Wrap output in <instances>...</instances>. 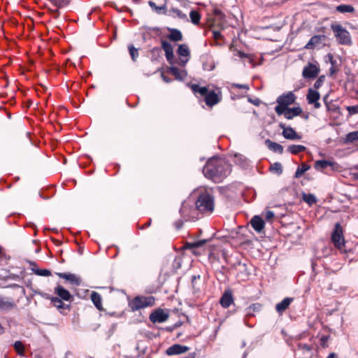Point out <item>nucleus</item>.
<instances>
[{
    "label": "nucleus",
    "instance_id": "obj_1",
    "mask_svg": "<svg viewBox=\"0 0 358 358\" xmlns=\"http://www.w3.org/2000/svg\"><path fill=\"white\" fill-rule=\"evenodd\" d=\"M231 172V166L224 159L217 157L210 159L203 169L206 178L211 179L215 182L222 180Z\"/></svg>",
    "mask_w": 358,
    "mask_h": 358
},
{
    "label": "nucleus",
    "instance_id": "obj_2",
    "mask_svg": "<svg viewBox=\"0 0 358 358\" xmlns=\"http://www.w3.org/2000/svg\"><path fill=\"white\" fill-rule=\"evenodd\" d=\"M196 207L200 212L212 213L214 210L213 197L206 191L199 195L196 201Z\"/></svg>",
    "mask_w": 358,
    "mask_h": 358
},
{
    "label": "nucleus",
    "instance_id": "obj_3",
    "mask_svg": "<svg viewBox=\"0 0 358 358\" xmlns=\"http://www.w3.org/2000/svg\"><path fill=\"white\" fill-rule=\"evenodd\" d=\"M155 303V299L152 296H136L129 303V306L132 311H136Z\"/></svg>",
    "mask_w": 358,
    "mask_h": 358
},
{
    "label": "nucleus",
    "instance_id": "obj_4",
    "mask_svg": "<svg viewBox=\"0 0 358 358\" xmlns=\"http://www.w3.org/2000/svg\"><path fill=\"white\" fill-rule=\"evenodd\" d=\"M331 29L340 44L351 45L352 40L350 33L341 24H332Z\"/></svg>",
    "mask_w": 358,
    "mask_h": 358
},
{
    "label": "nucleus",
    "instance_id": "obj_5",
    "mask_svg": "<svg viewBox=\"0 0 358 358\" xmlns=\"http://www.w3.org/2000/svg\"><path fill=\"white\" fill-rule=\"evenodd\" d=\"M275 111L278 115H283L287 120H292L294 117L299 115L302 113L300 107L285 108L275 107Z\"/></svg>",
    "mask_w": 358,
    "mask_h": 358
},
{
    "label": "nucleus",
    "instance_id": "obj_6",
    "mask_svg": "<svg viewBox=\"0 0 358 358\" xmlns=\"http://www.w3.org/2000/svg\"><path fill=\"white\" fill-rule=\"evenodd\" d=\"M331 240L335 247L339 250H341L345 245L342 227L338 222L335 224L334 231L331 235Z\"/></svg>",
    "mask_w": 358,
    "mask_h": 358
},
{
    "label": "nucleus",
    "instance_id": "obj_7",
    "mask_svg": "<svg viewBox=\"0 0 358 358\" xmlns=\"http://www.w3.org/2000/svg\"><path fill=\"white\" fill-rule=\"evenodd\" d=\"M295 100L296 96L292 92L284 93L278 97L276 100L278 105L275 107H280L282 108H287L294 103Z\"/></svg>",
    "mask_w": 358,
    "mask_h": 358
},
{
    "label": "nucleus",
    "instance_id": "obj_8",
    "mask_svg": "<svg viewBox=\"0 0 358 358\" xmlns=\"http://www.w3.org/2000/svg\"><path fill=\"white\" fill-rule=\"evenodd\" d=\"M169 315L164 310L159 308L150 315V320L153 323H162L166 322Z\"/></svg>",
    "mask_w": 358,
    "mask_h": 358
},
{
    "label": "nucleus",
    "instance_id": "obj_9",
    "mask_svg": "<svg viewBox=\"0 0 358 358\" xmlns=\"http://www.w3.org/2000/svg\"><path fill=\"white\" fill-rule=\"evenodd\" d=\"M279 127L282 129V135L285 138L288 140H299L301 138V136L299 135L291 127H286V125L282 122L279 124Z\"/></svg>",
    "mask_w": 358,
    "mask_h": 358
},
{
    "label": "nucleus",
    "instance_id": "obj_10",
    "mask_svg": "<svg viewBox=\"0 0 358 358\" xmlns=\"http://www.w3.org/2000/svg\"><path fill=\"white\" fill-rule=\"evenodd\" d=\"M320 98V93L316 90L310 88L308 90L306 99L309 104H313L315 108H320L321 105L319 102Z\"/></svg>",
    "mask_w": 358,
    "mask_h": 358
},
{
    "label": "nucleus",
    "instance_id": "obj_11",
    "mask_svg": "<svg viewBox=\"0 0 358 358\" xmlns=\"http://www.w3.org/2000/svg\"><path fill=\"white\" fill-rule=\"evenodd\" d=\"M221 100V92L217 93L214 91H209L205 98V102L208 106H213L218 103Z\"/></svg>",
    "mask_w": 358,
    "mask_h": 358
},
{
    "label": "nucleus",
    "instance_id": "obj_12",
    "mask_svg": "<svg viewBox=\"0 0 358 358\" xmlns=\"http://www.w3.org/2000/svg\"><path fill=\"white\" fill-rule=\"evenodd\" d=\"M177 52L179 55V56L182 57H186L185 59H180V62H178V64L180 66H184L186 64V63L187 62V61L189 60V58L190 56V52H189L187 45H186V44L179 45Z\"/></svg>",
    "mask_w": 358,
    "mask_h": 358
},
{
    "label": "nucleus",
    "instance_id": "obj_13",
    "mask_svg": "<svg viewBox=\"0 0 358 358\" xmlns=\"http://www.w3.org/2000/svg\"><path fill=\"white\" fill-rule=\"evenodd\" d=\"M56 275L69 281L73 285L78 286L81 284V278L76 274L71 273H56Z\"/></svg>",
    "mask_w": 358,
    "mask_h": 358
},
{
    "label": "nucleus",
    "instance_id": "obj_14",
    "mask_svg": "<svg viewBox=\"0 0 358 358\" xmlns=\"http://www.w3.org/2000/svg\"><path fill=\"white\" fill-rule=\"evenodd\" d=\"M320 72V69L315 64H309L305 66L302 75L305 78H315Z\"/></svg>",
    "mask_w": 358,
    "mask_h": 358
},
{
    "label": "nucleus",
    "instance_id": "obj_15",
    "mask_svg": "<svg viewBox=\"0 0 358 358\" xmlns=\"http://www.w3.org/2000/svg\"><path fill=\"white\" fill-rule=\"evenodd\" d=\"M233 302L234 297L230 289L225 290L220 300L221 306L224 308H227L231 305Z\"/></svg>",
    "mask_w": 358,
    "mask_h": 358
},
{
    "label": "nucleus",
    "instance_id": "obj_16",
    "mask_svg": "<svg viewBox=\"0 0 358 358\" xmlns=\"http://www.w3.org/2000/svg\"><path fill=\"white\" fill-rule=\"evenodd\" d=\"M188 347L185 345H182L180 344H174L169 347L166 350V355H180L182 353L186 352L188 350Z\"/></svg>",
    "mask_w": 358,
    "mask_h": 358
},
{
    "label": "nucleus",
    "instance_id": "obj_17",
    "mask_svg": "<svg viewBox=\"0 0 358 358\" xmlns=\"http://www.w3.org/2000/svg\"><path fill=\"white\" fill-rule=\"evenodd\" d=\"M162 48L165 52V56H166L167 61L169 63L172 64L173 58H174V55H173V47H172L171 44L166 41H162Z\"/></svg>",
    "mask_w": 358,
    "mask_h": 358
},
{
    "label": "nucleus",
    "instance_id": "obj_18",
    "mask_svg": "<svg viewBox=\"0 0 358 358\" xmlns=\"http://www.w3.org/2000/svg\"><path fill=\"white\" fill-rule=\"evenodd\" d=\"M325 36L324 35H315L313 36L308 43L305 45L306 49H314L315 47L322 45Z\"/></svg>",
    "mask_w": 358,
    "mask_h": 358
},
{
    "label": "nucleus",
    "instance_id": "obj_19",
    "mask_svg": "<svg viewBox=\"0 0 358 358\" xmlns=\"http://www.w3.org/2000/svg\"><path fill=\"white\" fill-rule=\"evenodd\" d=\"M250 224L255 231L259 233L261 232L265 226L264 221L259 215H255L250 220Z\"/></svg>",
    "mask_w": 358,
    "mask_h": 358
},
{
    "label": "nucleus",
    "instance_id": "obj_20",
    "mask_svg": "<svg viewBox=\"0 0 358 358\" xmlns=\"http://www.w3.org/2000/svg\"><path fill=\"white\" fill-rule=\"evenodd\" d=\"M328 166H331L333 169H337L338 165L334 162L327 160H318L315 163V168L317 170L324 169Z\"/></svg>",
    "mask_w": 358,
    "mask_h": 358
},
{
    "label": "nucleus",
    "instance_id": "obj_21",
    "mask_svg": "<svg viewBox=\"0 0 358 358\" xmlns=\"http://www.w3.org/2000/svg\"><path fill=\"white\" fill-rule=\"evenodd\" d=\"M55 293L62 300L69 301L71 295L69 292L61 285H57L55 288Z\"/></svg>",
    "mask_w": 358,
    "mask_h": 358
},
{
    "label": "nucleus",
    "instance_id": "obj_22",
    "mask_svg": "<svg viewBox=\"0 0 358 358\" xmlns=\"http://www.w3.org/2000/svg\"><path fill=\"white\" fill-rule=\"evenodd\" d=\"M169 71L175 76L176 79L179 80H184L187 76V73L185 71L180 70L176 66H171L169 69Z\"/></svg>",
    "mask_w": 358,
    "mask_h": 358
},
{
    "label": "nucleus",
    "instance_id": "obj_23",
    "mask_svg": "<svg viewBox=\"0 0 358 358\" xmlns=\"http://www.w3.org/2000/svg\"><path fill=\"white\" fill-rule=\"evenodd\" d=\"M265 144L270 150H272L274 152L280 154L283 152V147L278 143L273 142L271 140L267 139L265 141Z\"/></svg>",
    "mask_w": 358,
    "mask_h": 358
},
{
    "label": "nucleus",
    "instance_id": "obj_24",
    "mask_svg": "<svg viewBox=\"0 0 358 358\" xmlns=\"http://www.w3.org/2000/svg\"><path fill=\"white\" fill-rule=\"evenodd\" d=\"M292 301V298H285L281 302L276 304V311L279 313H282L289 307Z\"/></svg>",
    "mask_w": 358,
    "mask_h": 358
},
{
    "label": "nucleus",
    "instance_id": "obj_25",
    "mask_svg": "<svg viewBox=\"0 0 358 358\" xmlns=\"http://www.w3.org/2000/svg\"><path fill=\"white\" fill-rule=\"evenodd\" d=\"M91 300L98 310H103L102 299L99 293L96 292H92L91 294Z\"/></svg>",
    "mask_w": 358,
    "mask_h": 358
},
{
    "label": "nucleus",
    "instance_id": "obj_26",
    "mask_svg": "<svg viewBox=\"0 0 358 358\" xmlns=\"http://www.w3.org/2000/svg\"><path fill=\"white\" fill-rule=\"evenodd\" d=\"M15 306L13 300L0 296V310H10Z\"/></svg>",
    "mask_w": 358,
    "mask_h": 358
},
{
    "label": "nucleus",
    "instance_id": "obj_27",
    "mask_svg": "<svg viewBox=\"0 0 358 358\" xmlns=\"http://www.w3.org/2000/svg\"><path fill=\"white\" fill-rule=\"evenodd\" d=\"M170 34L167 38L174 42L180 41L182 40V35L180 30L177 29H169Z\"/></svg>",
    "mask_w": 358,
    "mask_h": 358
},
{
    "label": "nucleus",
    "instance_id": "obj_28",
    "mask_svg": "<svg viewBox=\"0 0 358 358\" xmlns=\"http://www.w3.org/2000/svg\"><path fill=\"white\" fill-rule=\"evenodd\" d=\"M192 91L196 94H199L201 96L206 98V94H208L209 90L206 87H201L199 85H192L191 86Z\"/></svg>",
    "mask_w": 358,
    "mask_h": 358
},
{
    "label": "nucleus",
    "instance_id": "obj_29",
    "mask_svg": "<svg viewBox=\"0 0 358 358\" xmlns=\"http://www.w3.org/2000/svg\"><path fill=\"white\" fill-rule=\"evenodd\" d=\"M234 162L243 167H245V166H248V164H249L248 159L245 156H243L241 154L235 155Z\"/></svg>",
    "mask_w": 358,
    "mask_h": 358
},
{
    "label": "nucleus",
    "instance_id": "obj_30",
    "mask_svg": "<svg viewBox=\"0 0 358 358\" xmlns=\"http://www.w3.org/2000/svg\"><path fill=\"white\" fill-rule=\"evenodd\" d=\"M306 147L301 145H292L288 147L287 150L292 154L296 155L306 150Z\"/></svg>",
    "mask_w": 358,
    "mask_h": 358
},
{
    "label": "nucleus",
    "instance_id": "obj_31",
    "mask_svg": "<svg viewBox=\"0 0 358 358\" xmlns=\"http://www.w3.org/2000/svg\"><path fill=\"white\" fill-rule=\"evenodd\" d=\"M357 141H358V130L348 133L345 138V143H350Z\"/></svg>",
    "mask_w": 358,
    "mask_h": 358
},
{
    "label": "nucleus",
    "instance_id": "obj_32",
    "mask_svg": "<svg viewBox=\"0 0 358 358\" xmlns=\"http://www.w3.org/2000/svg\"><path fill=\"white\" fill-rule=\"evenodd\" d=\"M336 10L344 13H352L354 11V8L350 5L341 4L336 7Z\"/></svg>",
    "mask_w": 358,
    "mask_h": 358
},
{
    "label": "nucleus",
    "instance_id": "obj_33",
    "mask_svg": "<svg viewBox=\"0 0 358 358\" xmlns=\"http://www.w3.org/2000/svg\"><path fill=\"white\" fill-rule=\"evenodd\" d=\"M48 1L50 2H51L57 8H64V7L66 6L70 2V0H48Z\"/></svg>",
    "mask_w": 358,
    "mask_h": 358
},
{
    "label": "nucleus",
    "instance_id": "obj_34",
    "mask_svg": "<svg viewBox=\"0 0 358 358\" xmlns=\"http://www.w3.org/2000/svg\"><path fill=\"white\" fill-rule=\"evenodd\" d=\"M270 171L278 175H280L282 173V165L279 162H275L270 166Z\"/></svg>",
    "mask_w": 358,
    "mask_h": 358
},
{
    "label": "nucleus",
    "instance_id": "obj_35",
    "mask_svg": "<svg viewBox=\"0 0 358 358\" xmlns=\"http://www.w3.org/2000/svg\"><path fill=\"white\" fill-rule=\"evenodd\" d=\"M310 169V166L307 164H303L301 166L298 167L296 173L295 178H300L306 171Z\"/></svg>",
    "mask_w": 358,
    "mask_h": 358
},
{
    "label": "nucleus",
    "instance_id": "obj_36",
    "mask_svg": "<svg viewBox=\"0 0 358 358\" xmlns=\"http://www.w3.org/2000/svg\"><path fill=\"white\" fill-rule=\"evenodd\" d=\"M191 21L194 24H199L201 19L200 14L196 10H191L189 13Z\"/></svg>",
    "mask_w": 358,
    "mask_h": 358
},
{
    "label": "nucleus",
    "instance_id": "obj_37",
    "mask_svg": "<svg viewBox=\"0 0 358 358\" xmlns=\"http://www.w3.org/2000/svg\"><path fill=\"white\" fill-rule=\"evenodd\" d=\"M32 271L39 276H49L51 275V272L48 269H40V268H31Z\"/></svg>",
    "mask_w": 358,
    "mask_h": 358
},
{
    "label": "nucleus",
    "instance_id": "obj_38",
    "mask_svg": "<svg viewBox=\"0 0 358 358\" xmlns=\"http://www.w3.org/2000/svg\"><path fill=\"white\" fill-rule=\"evenodd\" d=\"M181 265H182L181 257L180 256L176 257L172 263L173 271L176 272L177 270L181 267Z\"/></svg>",
    "mask_w": 358,
    "mask_h": 358
},
{
    "label": "nucleus",
    "instance_id": "obj_39",
    "mask_svg": "<svg viewBox=\"0 0 358 358\" xmlns=\"http://www.w3.org/2000/svg\"><path fill=\"white\" fill-rule=\"evenodd\" d=\"M170 13H171L174 16H177L180 19H187V15L178 8H173L170 10Z\"/></svg>",
    "mask_w": 358,
    "mask_h": 358
},
{
    "label": "nucleus",
    "instance_id": "obj_40",
    "mask_svg": "<svg viewBox=\"0 0 358 358\" xmlns=\"http://www.w3.org/2000/svg\"><path fill=\"white\" fill-rule=\"evenodd\" d=\"M14 348L19 355H23L24 351V347L21 341H16L14 343Z\"/></svg>",
    "mask_w": 358,
    "mask_h": 358
},
{
    "label": "nucleus",
    "instance_id": "obj_41",
    "mask_svg": "<svg viewBox=\"0 0 358 358\" xmlns=\"http://www.w3.org/2000/svg\"><path fill=\"white\" fill-rule=\"evenodd\" d=\"M261 308L259 303H254L247 308V315H252V312L259 311Z\"/></svg>",
    "mask_w": 358,
    "mask_h": 358
},
{
    "label": "nucleus",
    "instance_id": "obj_42",
    "mask_svg": "<svg viewBox=\"0 0 358 358\" xmlns=\"http://www.w3.org/2000/svg\"><path fill=\"white\" fill-rule=\"evenodd\" d=\"M303 200L310 205L316 202V199L313 194H304Z\"/></svg>",
    "mask_w": 358,
    "mask_h": 358
},
{
    "label": "nucleus",
    "instance_id": "obj_43",
    "mask_svg": "<svg viewBox=\"0 0 358 358\" xmlns=\"http://www.w3.org/2000/svg\"><path fill=\"white\" fill-rule=\"evenodd\" d=\"M52 302L53 303L54 306L58 308H62L64 306V303L62 302L61 299L58 297H53L52 299Z\"/></svg>",
    "mask_w": 358,
    "mask_h": 358
},
{
    "label": "nucleus",
    "instance_id": "obj_44",
    "mask_svg": "<svg viewBox=\"0 0 358 358\" xmlns=\"http://www.w3.org/2000/svg\"><path fill=\"white\" fill-rule=\"evenodd\" d=\"M234 56H237L238 57H240L241 59H248L249 62H252V59L250 57L249 55L248 54H245L241 51H239V50H237L236 51V52L234 53Z\"/></svg>",
    "mask_w": 358,
    "mask_h": 358
},
{
    "label": "nucleus",
    "instance_id": "obj_45",
    "mask_svg": "<svg viewBox=\"0 0 358 358\" xmlns=\"http://www.w3.org/2000/svg\"><path fill=\"white\" fill-rule=\"evenodd\" d=\"M130 55L134 61L136 60V57L138 56V50L136 49L134 46L131 45L129 47Z\"/></svg>",
    "mask_w": 358,
    "mask_h": 358
},
{
    "label": "nucleus",
    "instance_id": "obj_46",
    "mask_svg": "<svg viewBox=\"0 0 358 358\" xmlns=\"http://www.w3.org/2000/svg\"><path fill=\"white\" fill-rule=\"evenodd\" d=\"M324 78V76H322L315 81V83H314V87L316 90L323 85Z\"/></svg>",
    "mask_w": 358,
    "mask_h": 358
},
{
    "label": "nucleus",
    "instance_id": "obj_47",
    "mask_svg": "<svg viewBox=\"0 0 358 358\" xmlns=\"http://www.w3.org/2000/svg\"><path fill=\"white\" fill-rule=\"evenodd\" d=\"M346 109L350 115L358 114V105L348 106Z\"/></svg>",
    "mask_w": 358,
    "mask_h": 358
},
{
    "label": "nucleus",
    "instance_id": "obj_48",
    "mask_svg": "<svg viewBox=\"0 0 358 358\" xmlns=\"http://www.w3.org/2000/svg\"><path fill=\"white\" fill-rule=\"evenodd\" d=\"M157 14L165 13L166 10V6L165 4L161 6H156L154 10Z\"/></svg>",
    "mask_w": 358,
    "mask_h": 358
},
{
    "label": "nucleus",
    "instance_id": "obj_49",
    "mask_svg": "<svg viewBox=\"0 0 358 358\" xmlns=\"http://www.w3.org/2000/svg\"><path fill=\"white\" fill-rule=\"evenodd\" d=\"M274 217V213L271 210H267L265 212V218L269 221Z\"/></svg>",
    "mask_w": 358,
    "mask_h": 358
},
{
    "label": "nucleus",
    "instance_id": "obj_50",
    "mask_svg": "<svg viewBox=\"0 0 358 358\" xmlns=\"http://www.w3.org/2000/svg\"><path fill=\"white\" fill-rule=\"evenodd\" d=\"M213 36L215 40H218L222 38V35L221 34L220 31L213 30Z\"/></svg>",
    "mask_w": 358,
    "mask_h": 358
},
{
    "label": "nucleus",
    "instance_id": "obj_51",
    "mask_svg": "<svg viewBox=\"0 0 358 358\" xmlns=\"http://www.w3.org/2000/svg\"><path fill=\"white\" fill-rule=\"evenodd\" d=\"M185 210H186V206L183 203L182 205V207L180 208V213L182 215V216L184 217L185 220L186 221L189 220L190 218L187 216V215H185Z\"/></svg>",
    "mask_w": 358,
    "mask_h": 358
},
{
    "label": "nucleus",
    "instance_id": "obj_52",
    "mask_svg": "<svg viewBox=\"0 0 358 358\" xmlns=\"http://www.w3.org/2000/svg\"><path fill=\"white\" fill-rule=\"evenodd\" d=\"M299 348L303 351H310V348L306 344H299Z\"/></svg>",
    "mask_w": 358,
    "mask_h": 358
},
{
    "label": "nucleus",
    "instance_id": "obj_53",
    "mask_svg": "<svg viewBox=\"0 0 358 358\" xmlns=\"http://www.w3.org/2000/svg\"><path fill=\"white\" fill-rule=\"evenodd\" d=\"M234 86L237 88H242L245 90H248L249 87L246 85H241V84H234Z\"/></svg>",
    "mask_w": 358,
    "mask_h": 358
},
{
    "label": "nucleus",
    "instance_id": "obj_54",
    "mask_svg": "<svg viewBox=\"0 0 358 358\" xmlns=\"http://www.w3.org/2000/svg\"><path fill=\"white\" fill-rule=\"evenodd\" d=\"M162 78L163 80L167 83H169L171 81V80L170 78L165 76L163 73L162 74Z\"/></svg>",
    "mask_w": 358,
    "mask_h": 358
},
{
    "label": "nucleus",
    "instance_id": "obj_55",
    "mask_svg": "<svg viewBox=\"0 0 358 358\" xmlns=\"http://www.w3.org/2000/svg\"><path fill=\"white\" fill-rule=\"evenodd\" d=\"M203 243V242H202V241H198V242H196V243H192V245L193 247H199V246L202 245Z\"/></svg>",
    "mask_w": 358,
    "mask_h": 358
},
{
    "label": "nucleus",
    "instance_id": "obj_56",
    "mask_svg": "<svg viewBox=\"0 0 358 358\" xmlns=\"http://www.w3.org/2000/svg\"><path fill=\"white\" fill-rule=\"evenodd\" d=\"M148 4L149 6L152 8V10H155V8L157 6V5L155 4V3H154L153 1H150L148 2Z\"/></svg>",
    "mask_w": 358,
    "mask_h": 358
},
{
    "label": "nucleus",
    "instance_id": "obj_57",
    "mask_svg": "<svg viewBox=\"0 0 358 358\" xmlns=\"http://www.w3.org/2000/svg\"><path fill=\"white\" fill-rule=\"evenodd\" d=\"M200 278V275H194L192 277V283L194 284V281L196 280V279H199Z\"/></svg>",
    "mask_w": 358,
    "mask_h": 358
},
{
    "label": "nucleus",
    "instance_id": "obj_58",
    "mask_svg": "<svg viewBox=\"0 0 358 358\" xmlns=\"http://www.w3.org/2000/svg\"><path fill=\"white\" fill-rule=\"evenodd\" d=\"M327 358H336V354L335 353H331L329 355Z\"/></svg>",
    "mask_w": 358,
    "mask_h": 358
},
{
    "label": "nucleus",
    "instance_id": "obj_59",
    "mask_svg": "<svg viewBox=\"0 0 358 358\" xmlns=\"http://www.w3.org/2000/svg\"><path fill=\"white\" fill-rule=\"evenodd\" d=\"M3 332V328L0 326V334H2Z\"/></svg>",
    "mask_w": 358,
    "mask_h": 358
},
{
    "label": "nucleus",
    "instance_id": "obj_60",
    "mask_svg": "<svg viewBox=\"0 0 358 358\" xmlns=\"http://www.w3.org/2000/svg\"><path fill=\"white\" fill-rule=\"evenodd\" d=\"M54 13H55V14H57V15H58V13H59L58 10H57V9H56L55 10H54Z\"/></svg>",
    "mask_w": 358,
    "mask_h": 358
},
{
    "label": "nucleus",
    "instance_id": "obj_61",
    "mask_svg": "<svg viewBox=\"0 0 358 358\" xmlns=\"http://www.w3.org/2000/svg\"><path fill=\"white\" fill-rule=\"evenodd\" d=\"M245 345H246L245 342V341H243V344H242V347L245 346Z\"/></svg>",
    "mask_w": 358,
    "mask_h": 358
},
{
    "label": "nucleus",
    "instance_id": "obj_62",
    "mask_svg": "<svg viewBox=\"0 0 358 358\" xmlns=\"http://www.w3.org/2000/svg\"><path fill=\"white\" fill-rule=\"evenodd\" d=\"M331 74L334 73V71L333 69H331Z\"/></svg>",
    "mask_w": 358,
    "mask_h": 358
},
{
    "label": "nucleus",
    "instance_id": "obj_63",
    "mask_svg": "<svg viewBox=\"0 0 358 358\" xmlns=\"http://www.w3.org/2000/svg\"><path fill=\"white\" fill-rule=\"evenodd\" d=\"M308 117V115L304 116V118H306V119H307Z\"/></svg>",
    "mask_w": 358,
    "mask_h": 358
},
{
    "label": "nucleus",
    "instance_id": "obj_64",
    "mask_svg": "<svg viewBox=\"0 0 358 358\" xmlns=\"http://www.w3.org/2000/svg\"><path fill=\"white\" fill-rule=\"evenodd\" d=\"M357 178H358V175H357Z\"/></svg>",
    "mask_w": 358,
    "mask_h": 358
}]
</instances>
